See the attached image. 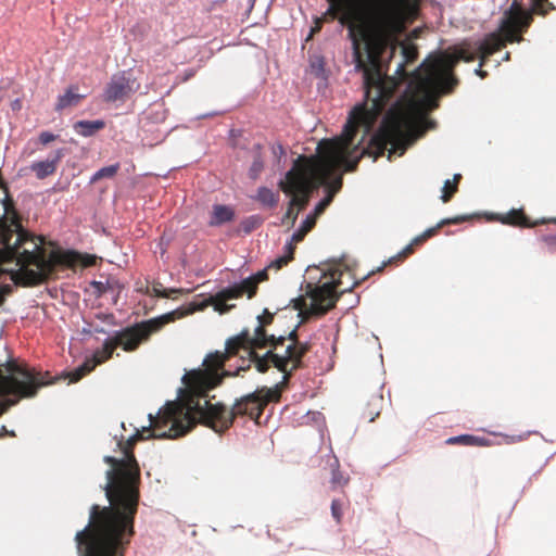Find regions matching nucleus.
<instances>
[{"label": "nucleus", "instance_id": "obj_24", "mask_svg": "<svg viewBox=\"0 0 556 556\" xmlns=\"http://www.w3.org/2000/svg\"><path fill=\"white\" fill-rule=\"evenodd\" d=\"M415 251L413 244H407L402 251H400L396 255L390 257L387 262H383L381 266L378 267V271H381L386 266L391 264H397L403 262L409 255H412Z\"/></svg>", "mask_w": 556, "mask_h": 556}, {"label": "nucleus", "instance_id": "obj_3", "mask_svg": "<svg viewBox=\"0 0 556 556\" xmlns=\"http://www.w3.org/2000/svg\"><path fill=\"white\" fill-rule=\"evenodd\" d=\"M531 23V14L525 12L521 4L514 0L504 12L500 31L490 33L482 40H465L435 56L427 58L416 70L409 84L413 98L430 109L437 108L438 97L451 93L459 84L454 70L460 61L469 63L479 59L475 74L482 79L486 78L488 72L482 67L488 59L505 48L507 42H520L521 34L528 30Z\"/></svg>", "mask_w": 556, "mask_h": 556}, {"label": "nucleus", "instance_id": "obj_23", "mask_svg": "<svg viewBox=\"0 0 556 556\" xmlns=\"http://www.w3.org/2000/svg\"><path fill=\"white\" fill-rule=\"evenodd\" d=\"M532 2V12L527 11V13L531 14V17L533 18L532 14L535 13L538 15L545 16L551 11L555 10V5L549 0H531ZM521 9L526 12V10L521 7Z\"/></svg>", "mask_w": 556, "mask_h": 556}, {"label": "nucleus", "instance_id": "obj_29", "mask_svg": "<svg viewBox=\"0 0 556 556\" xmlns=\"http://www.w3.org/2000/svg\"><path fill=\"white\" fill-rule=\"evenodd\" d=\"M344 506L345 503L342 500L334 498L331 502V515L338 525L342 521Z\"/></svg>", "mask_w": 556, "mask_h": 556}, {"label": "nucleus", "instance_id": "obj_5", "mask_svg": "<svg viewBox=\"0 0 556 556\" xmlns=\"http://www.w3.org/2000/svg\"><path fill=\"white\" fill-rule=\"evenodd\" d=\"M260 325L255 328L253 334L248 330H242L239 334L229 338L226 341L224 352L216 351L210 353L203 361V369H194L188 372L187 378L193 384L202 388H212L219 386L224 377L238 376L240 371H245L252 363L260 372H265L269 363L278 368V354L268 351L264 357H260L256 349H263L268 345L276 348L277 341L274 336L268 337L264 329L274 320V315L265 312V315L258 317Z\"/></svg>", "mask_w": 556, "mask_h": 556}, {"label": "nucleus", "instance_id": "obj_48", "mask_svg": "<svg viewBox=\"0 0 556 556\" xmlns=\"http://www.w3.org/2000/svg\"><path fill=\"white\" fill-rule=\"evenodd\" d=\"M376 271H378V268L376 269ZM375 270H372L371 273H368V276H371V274H374Z\"/></svg>", "mask_w": 556, "mask_h": 556}, {"label": "nucleus", "instance_id": "obj_32", "mask_svg": "<svg viewBox=\"0 0 556 556\" xmlns=\"http://www.w3.org/2000/svg\"><path fill=\"white\" fill-rule=\"evenodd\" d=\"M257 199L266 205H273L274 193L267 188H261L257 193Z\"/></svg>", "mask_w": 556, "mask_h": 556}, {"label": "nucleus", "instance_id": "obj_33", "mask_svg": "<svg viewBox=\"0 0 556 556\" xmlns=\"http://www.w3.org/2000/svg\"><path fill=\"white\" fill-rule=\"evenodd\" d=\"M467 219H468V216H456L453 218H444L440 223H438L434 227L439 231V229H441L445 225H452V224L456 225V224H460Z\"/></svg>", "mask_w": 556, "mask_h": 556}, {"label": "nucleus", "instance_id": "obj_8", "mask_svg": "<svg viewBox=\"0 0 556 556\" xmlns=\"http://www.w3.org/2000/svg\"><path fill=\"white\" fill-rule=\"evenodd\" d=\"M177 312L136 323L122 330L115 331L108 338L100 349H97L91 358H87L80 366L68 372L70 382H77L90 374L98 365L112 358L114 351L122 348L125 352H135L142 343L150 340L151 336L159 332L166 324L174 321Z\"/></svg>", "mask_w": 556, "mask_h": 556}, {"label": "nucleus", "instance_id": "obj_26", "mask_svg": "<svg viewBox=\"0 0 556 556\" xmlns=\"http://www.w3.org/2000/svg\"><path fill=\"white\" fill-rule=\"evenodd\" d=\"M299 242L300 241L294 240V233H293L291 237V240L289 242H287V244L285 247V254L280 255V268L293 260V254L296 249V244Z\"/></svg>", "mask_w": 556, "mask_h": 556}, {"label": "nucleus", "instance_id": "obj_46", "mask_svg": "<svg viewBox=\"0 0 556 556\" xmlns=\"http://www.w3.org/2000/svg\"><path fill=\"white\" fill-rule=\"evenodd\" d=\"M291 300H292V299H290V300H289V303H287V304H286V307H289V306H290V303H292V302H291Z\"/></svg>", "mask_w": 556, "mask_h": 556}, {"label": "nucleus", "instance_id": "obj_2", "mask_svg": "<svg viewBox=\"0 0 556 556\" xmlns=\"http://www.w3.org/2000/svg\"><path fill=\"white\" fill-rule=\"evenodd\" d=\"M150 425L137 430L126 441H119L122 458L104 456L103 460L110 466L106 471L104 486L110 506L92 505L89 519L98 523L119 526L122 529H134L135 516L138 510L141 482V471L134 454L138 441L156 439H175L192 429L190 412H187L184 401L167 402L156 416L149 414Z\"/></svg>", "mask_w": 556, "mask_h": 556}, {"label": "nucleus", "instance_id": "obj_25", "mask_svg": "<svg viewBox=\"0 0 556 556\" xmlns=\"http://www.w3.org/2000/svg\"><path fill=\"white\" fill-rule=\"evenodd\" d=\"M401 47L405 63H413L417 60L418 47L415 43L405 41L401 43Z\"/></svg>", "mask_w": 556, "mask_h": 556}, {"label": "nucleus", "instance_id": "obj_12", "mask_svg": "<svg viewBox=\"0 0 556 556\" xmlns=\"http://www.w3.org/2000/svg\"><path fill=\"white\" fill-rule=\"evenodd\" d=\"M274 268H278V258L271 261L268 266V269ZM265 280H267V268L218 291L214 295H210L198 306V309L213 306L219 314H225L236 306L235 304H228L229 301L240 299L243 295H247L248 299L253 298L256 294L258 283Z\"/></svg>", "mask_w": 556, "mask_h": 556}, {"label": "nucleus", "instance_id": "obj_4", "mask_svg": "<svg viewBox=\"0 0 556 556\" xmlns=\"http://www.w3.org/2000/svg\"><path fill=\"white\" fill-rule=\"evenodd\" d=\"M0 213V306L12 292L11 282L36 286L46 280L56 266L74 267L80 254L74 251H51L47 254L43 238L35 236L21 224L13 199L3 200Z\"/></svg>", "mask_w": 556, "mask_h": 556}, {"label": "nucleus", "instance_id": "obj_44", "mask_svg": "<svg viewBox=\"0 0 556 556\" xmlns=\"http://www.w3.org/2000/svg\"><path fill=\"white\" fill-rule=\"evenodd\" d=\"M2 432H7V428L4 426H2V428L0 430V437L2 435Z\"/></svg>", "mask_w": 556, "mask_h": 556}, {"label": "nucleus", "instance_id": "obj_11", "mask_svg": "<svg viewBox=\"0 0 556 556\" xmlns=\"http://www.w3.org/2000/svg\"><path fill=\"white\" fill-rule=\"evenodd\" d=\"M343 273L339 269L329 270L330 281L323 285L306 283L305 294L299 298H292L293 308L299 311L303 318L308 315L323 316L332 309L340 298L337 287L342 285L341 276Z\"/></svg>", "mask_w": 556, "mask_h": 556}, {"label": "nucleus", "instance_id": "obj_34", "mask_svg": "<svg viewBox=\"0 0 556 556\" xmlns=\"http://www.w3.org/2000/svg\"><path fill=\"white\" fill-rule=\"evenodd\" d=\"M542 240L545 242V244L547 245V249L551 253L556 252V236H554V235L543 236Z\"/></svg>", "mask_w": 556, "mask_h": 556}, {"label": "nucleus", "instance_id": "obj_19", "mask_svg": "<svg viewBox=\"0 0 556 556\" xmlns=\"http://www.w3.org/2000/svg\"><path fill=\"white\" fill-rule=\"evenodd\" d=\"M445 443L447 445L486 446L489 445V440L472 434H460L446 439Z\"/></svg>", "mask_w": 556, "mask_h": 556}, {"label": "nucleus", "instance_id": "obj_36", "mask_svg": "<svg viewBox=\"0 0 556 556\" xmlns=\"http://www.w3.org/2000/svg\"><path fill=\"white\" fill-rule=\"evenodd\" d=\"M262 168H263L262 162H260L258 160L254 161V163H253V165L251 166V169H250L251 177L255 178L260 174Z\"/></svg>", "mask_w": 556, "mask_h": 556}, {"label": "nucleus", "instance_id": "obj_21", "mask_svg": "<svg viewBox=\"0 0 556 556\" xmlns=\"http://www.w3.org/2000/svg\"><path fill=\"white\" fill-rule=\"evenodd\" d=\"M383 401V396L380 393H375L371 395L366 408L363 412V416L367 418L369 422L375 421V419L379 417Z\"/></svg>", "mask_w": 556, "mask_h": 556}, {"label": "nucleus", "instance_id": "obj_37", "mask_svg": "<svg viewBox=\"0 0 556 556\" xmlns=\"http://www.w3.org/2000/svg\"><path fill=\"white\" fill-rule=\"evenodd\" d=\"M420 29L419 28H415L410 31L409 34V39H417L420 35Z\"/></svg>", "mask_w": 556, "mask_h": 556}, {"label": "nucleus", "instance_id": "obj_7", "mask_svg": "<svg viewBox=\"0 0 556 556\" xmlns=\"http://www.w3.org/2000/svg\"><path fill=\"white\" fill-rule=\"evenodd\" d=\"M328 151L321 156H299L286 180H280V191L290 197V202L281 224L293 226L299 213L309 201L313 190L324 184L337 164V155L331 143L326 142Z\"/></svg>", "mask_w": 556, "mask_h": 556}, {"label": "nucleus", "instance_id": "obj_28", "mask_svg": "<svg viewBox=\"0 0 556 556\" xmlns=\"http://www.w3.org/2000/svg\"><path fill=\"white\" fill-rule=\"evenodd\" d=\"M178 289H164L161 282H155L152 286L150 294L157 298H169L172 294L179 293Z\"/></svg>", "mask_w": 556, "mask_h": 556}, {"label": "nucleus", "instance_id": "obj_40", "mask_svg": "<svg viewBox=\"0 0 556 556\" xmlns=\"http://www.w3.org/2000/svg\"><path fill=\"white\" fill-rule=\"evenodd\" d=\"M396 73L400 74V75H405L406 74L405 73V68H404V63L399 64Z\"/></svg>", "mask_w": 556, "mask_h": 556}, {"label": "nucleus", "instance_id": "obj_31", "mask_svg": "<svg viewBox=\"0 0 556 556\" xmlns=\"http://www.w3.org/2000/svg\"><path fill=\"white\" fill-rule=\"evenodd\" d=\"M457 186L453 185L451 180H446L444 182V186L442 188V195L441 200L446 203L451 201V199L454 197V194L457 192Z\"/></svg>", "mask_w": 556, "mask_h": 556}, {"label": "nucleus", "instance_id": "obj_22", "mask_svg": "<svg viewBox=\"0 0 556 556\" xmlns=\"http://www.w3.org/2000/svg\"><path fill=\"white\" fill-rule=\"evenodd\" d=\"M339 467H340L339 460L337 458H334L333 463L331 464L332 473H331L330 484H331L332 490H336L338 488H343L350 481V478L348 476H345L343 472H341Z\"/></svg>", "mask_w": 556, "mask_h": 556}, {"label": "nucleus", "instance_id": "obj_27", "mask_svg": "<svg viewBox=\"0 0 556 556\" xmlns=\"http://www.w3.org/2000/svg\"><path fill=\"white\" fill-rule=\"evenodd\" d=\"M118 169H119L118 163L102 167L98 172L94 173V175L91 178V181H98L102 178H112L116 175Z\"/></svg>", "mask_w": 556, "mask_h": 556}, {"label": "nucleus", "instance_id": "obj_18", "mask_svg": "<svg viewBox=\"0 0 556 556\" xmlns=\"http://www.w3.org/2000/svg\"><path fill=\"white\" fill-rule=\"evenodd\" d=\"M105 127V123L101 119L97 121H78L73 125L74 130L83 137H91Z\"/></svg>", "mask_w": 556, "mask_h": 556}, {"label": "nucleus", "instance_id": "obj_38", "mask_svg": "<svg viewBox=\"0 0 556 556\" xmlns=\"http://www.w3.org/2000/svg\"><path fill=\"white\" fill-rule=\"evenodd\" d=\"M94 286L97 287L98 291L100 293H105V288H104V285L102 282H94Z\"/></svg>", "mask_w": 556, "mask_h": 556}, {"label": "nucleus", "instance_id": "obj_17", "mask_svg": "<svg viewBox=\"0 0 556 556\" xmlns=\"http://www.w3.org/2000/svg\"><path fill=\"white\" fill-rule=\"evenodd\" d=\"M63 156L62 150H58L52 159L46 161L34 162L30 165L31 172L35 173L38 179H45L46 177L53 175L56 170L58 164Z\"/></svg>", "mask_w": 556, "mask_h": 556}, {"label": "nucleus", "instance_id": "obj_45", "mask_svg": "<svg viewBox=\"0 0 556 556\" xmlns=\"http://www.w3.org/2000/svg\"><path fill=\"white\" fill-rule=\"evenodd\" d=\"M509 56H510V54H509V52H507V53L505 54V60H509Z\"/></svg>", "mask_w": 556, "mask_h": 556}, {"label": "nucleus", "instance_id": "obj_15", "mask_svg": "<svg viewBox=\"0 0 556 556\" xmlns=\"http://www.w3.org/2000/svg\"><path fill=\"white\" fill-rule=\"evenodd\" d=\"M493 219L504 225L522 228H531L538 225L536 222L530 220L522 208H513L507 213L496 214Z\"/></svg>", "mask_w": 556, "mask_h": 556}, {"label": "nucleus", "instance_id": "obj_43", "mask_svg": "<svg viewBox=\"0 0 556 556\" xmlns=\"http://www.w3.org/2000/svg\"><path fill=\"white\" fill-rule=\"evenodd\" d=\"M96 332H98V333H105V330H104L103 328H101V329H96Z\"/></svg>", "mask_w": 556, "mask_h": 556}, {"label": "nucleus", "instance_id": "obj_16", "mask_svg": "<svg viewBox=\"0 0 556 556\" xmlns=\"http://www.w3.org/2000/svg\"><path fill=\"white\" fill-rule=\"evenodd\" d=\"M85 98L86 94L78 92V86L72 85L65 90L63 94L58 97L54 110L56 112H62L66 109L75 108L79 105Z\"/></svg>", "mask_w": 556, "mask_h": 556}, {"label": "nucleus", "instance_id": "obj_9", "mask_svg": "<svg viewBox=\"0 0 556 556\" xmlns=\"http://www.w3.org/2000/svg\"><path fill=\"white\" fill-rule=\"evenodd\" d=\"M134 534V529H122L119 526L89 519L88 525L75 535L78 555L124 556Z\"/></svg>", "mask_w": 556, "mask_h": 556}, {"label": "nucleus", "instance_id": "obj_13", "mask_svg": "<svg viewBox=\"0 0 556 556\" xmlns=\"http://www.w3.org/2000/svg\"><path fill=\"white\" fill-rule=\"evenodd\" d=\"M141 88L139 79L130 70L115 73L106 84L102 99L106 103H124Z\"/></svg>", "mask_w": 556, "mask_h": 556}, {"label": "nucleus", "instance_id": "obj_10", "mask_svg": "<svg viewBox=\"0 0 556 556\" xmlns=\"http://www.w3.org/2000/svg\"><path fill=\"white\" fill-rule=\"evenodd\" d=\"M47 375L15 361L8 362L4 368L0 365V416L22 399L36 396L40 388L50 383Z\"/></svg>", "mask_w": 556, "mask_h": 556}, {"label": "nucleus", "instance_id": "obj_42", "mask_svg": "<svg viewBox=\"0 0 556 556\" xmlns=\"http://www.w3.org/2000/svg\"><path fill=\"white\" fill-rule=\"evenodd\" d=\"M285 341H286V339L282 336H280V339H279L280 346H283Z\"/></svg>", "mask_w": 556, "mask_h": 556}, {"label": "nucleus", "instance_id": "obj_30", "mask_svg": "<svg viewBox=\"0 0 556 556\" xmlns=\"http://www.w3.org/2000/svg\"><path fill=\"white\" fill-rule=\"evenodd\" d=\"M438 233V230L435 227H431V228H428L427 230H425L422 233H420L419 236H417L416 238L413 239V241L410 242V244H413V247H418V245H421L422 243H425L428 239L432 238L433 236H435Z\"/></svg>", "mask_w": 556, "mask_h": 556}, {"label": "nucleus", "instance_id": "obj_1", "mask_svg": "<svg viewBox=\"0 0 556 556\" xmlns=\"http://www.w3.org/2000/svg\"><path fill=\"white\" fill-rule=\"evenodd\" d=\"M326 12L317 17L309 37L319 31L323 23L338 20L346 26L352 40L355 70L363 73L365 101L354 108L340 137L323 139L317 146L321 156L328 151L326 142L331 143L337 155V164L328 175L325 187L326 197L315 206L313 214L306 216L294 232V240L302 241L309 232L319 215L330 205L342 188V175L337 172H354L364 155L376 161L389 149V160L395 153L402 155L406 150L405 130L408 116L402 109H391L384 116L378 131L370 138L369 144L359 155L353 157L351 148L357 131L363 128L367 136L387 104L393 98L399 80L387 75L389 62L400 46L399 36L407 25L414 23L419 14V0H326Z\"/></svg>", "mask_w": 556, "mask_h": 556}, {"label": "nucleus", "instance_id": "obj_35", "mask_svg": "<svg viewBox=\"0 0 556 556\" xmlns=\"http://www.w3.org/2000/svg\"><path fill=\"white\" fill-rule=\"evenodd\" d=\"M55 139V136L49 131H43L39 136V140L42 144H48Z\"/></svg>", "mask_w": 556, "mask_h": 556}, {"label": "nucleus", "instance_id": "obj_20", "mask_svg": "<svg viewBox=\"0 0 556 556\" xmlns=\"http://www.w3.org/2000/svg\"><path fill=\"white\" fill-rule=\"evenodd\" d=\"M235 216L233 210L226 205H214L212 217L210 220L211 226H219L222 224L232 220Z\"/></svg>", "mask_w": 556, "mask_h": 556}, {"label": "nucleus", "instance_id": "obj_41", "mask_svg": "<svg viewBox=\"0 0 556 556\" xmlns=\"http://www.w3.org/2000/svg\"><path fill=\"white\" fill-rule=\"evenodd\" d=\"M358 283H359V281H355L351 287H346V288L342 289L341 292L350 291L353 287L357 286Z\"/></svg>", "mask_w": 556, "mask_h": 556}, {"label": "nucleus", "instance_id": "obj_6", "mask_svg": "<svg viewBox=\"0 0 556 556\" xmlns=\"http://www.w3.org/2000/svg\"><path fill=\"white\" fill-rule=\"evenodd\" d=\"M188 372L184 376L182 381L188 391L187 397L184 400L187 412H190L192 419V428L199 422L212 428L215 432H224L233 422L238 416H249L257 425H266L271 417L273 408L269 414L263 418L264 410L269 403L278 402V383L271 388L263 387L255 392L242 396L237 400L232 408L229 410L220 403L213 404L207 399V392L216 388H202L193 384L187 378Z\"/></svg>", "mask_w": 556, "mask_h": 556}, {"label": "nucleus", "instance_id": "obj_39", "mask_svg": "<svg viewBox=\"0 0 556 556\" xmlns=\"http://www.w3.org/2000/svg\"><path fill=\"white\" fill-rule=\"evenodd\" d=\"M460 179H462V175L460 174H455L454 177H453L452 184L456 185L458 187V184H459Z\"/></svg>", "mask_w": 556, "mask_h": 556}, {"label": "nucleus", "instance_id": "obj_47", "mask_svg": "<svg viewBox=\"0 0 556 556\" xmlns=\"http://www.w3.org/2000/svg\"><path fill=\"white\" fill-rule=\"evenodd\" d=\"M291 300H292V299H290V300H289V303H287V304H286V307H289V306H290V303H292V302H291Z\"/></svg>", "mask_w": 556, "mask_h": 556}, {"label": "nucleus", "instance_id": "obj_14", "mask_svg": "<svg viewBox=\"0 0 556 556\" xmlns=\"http://www.w3.org/2000/svg\"><path fill=\"white\" fill-rule=\"evenodd\" d=\"M291 343L286 346L285 355H280V372L283 374L280 380V394L283 392L286 384L292 371L302 365V357L308 351L307 343H301L296 340V331L290 332Z\"/></svg>", "mask_w": 556, "mask_h": 556}]
</instances>
